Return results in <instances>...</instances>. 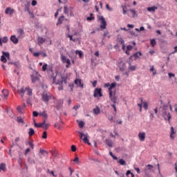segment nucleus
<instances>
[{
	"mask_svg": "<svg viewBox=\"0 0 177 177\" xmlns=\"http://www.w3.org/2000/svg\"><path fill=\"white\" fill-rule=\"evenodd\" d=\"M30 151H31V149H30V148H27V149L25 150L24 156H27V154H28V153H30Z\"/></svg>",
	"mask_w": 177,
	"mask_h": 177,
	"instance_id": "49",
	"label": "nucleus"
},
{
	"mask_svg": "<svg viewBox=\"0 0 177 177\" xmlns=\"http://www.w3.org/2000/svg\"><path fill=\"white\" fill-rule=\"evenodd\" d=\"M1 61L3 63H6V62H8V59H6V57H5V55H1Z\"/></svg>",
	"mask_w": 177,
	"mask_h": 177,
	"instance_id": "39",
	"label": "nucleus"
},
{
	"mask_svg": "<svg viewBox=\"0 0 177 177\" xmlns=\"http://www.w3.org/2000/svg\"><path fill=\"white\" fill-rule=\"evenodd\" d=\"M69 88H71V91L73 92V89L74 88V84H70Z\"/></svg>",
	"mask_w": 177,
	"mask_h": 177,
	"instance_id": "61",
	"label": "nucleus"
},
{
	"mask_svg": "<svg viewBox=\"0 0 177 177\" xmlns=\"http://www.w3.org/2000/svg\"><path fill=\"white\" fill-rule=\"evenodd\" d=\"M39 153H40L42 156H44V154H45V153H46V154H48V152H47L46 151H45L44 149H39Z\"/></svg>",
	"mask_w": 177,
	"mask_h": 177,
	"instance_id": "43",
	"label": "nucleus"
},
{
	"mask_svg": "<svg viewBox=\"0 0 177 177\" xmlns=\"http://www.w3.org/2000/svg\"><path fill=\"white\" fill-rule=\"evenodd\" d=\"M10 41H12L15 45L19 44V37H16V35H12L10 38Z\"/></svg>",
	"mask_w": 177,
	"mask_h": 177,
	"instance_id": "15",
	"label": "nucleus"
},
{
	"mask_svg": "<svg viewBox=\"0 0 177 177\" xmlns=\"http://www.w3.org/2000/svg\"><path fill=\"white\" fill-rule=\"evenodd\" d=\"M35 5H37V1L33 0V1H32V6H35Z\"/></svg>",
	"mask_w": 177,
	"mask_h": 177,
	"instance_id": "64",
	"label": "nucleus"
},
{
	"mask_svg": "<svg viewBox=\"0 0 177 177\" xmlns=\"http://www.w3.org/2000/svg\"><path fill=\"white\" fill-rule=\"evenodd\" d=\"M64 20V15H62L59 19H58V21L57 23V26H60V24H62V23H63Z\"/></svg>",
	"mask_w": 177,
	"mask_h": 177,
	"instance_id": "24",
	"label": "nucleus"
},
{
	"mask_svg": "<svg viewBox=\"0 0 177 177\" xmlns=\"http://www.w3.org/2000/svg\"><path fill=\"white\" fill-rule=\"evenodd\" d=\"M119 67L120 71H125V68H127V65H125V64H122V66L121 64H120Z\"/></svg>",
	"mask_w": 177,
	"mask_h": 177,
	"instance_id": "31",
	"label": "nucleus"
},
{
	"mask_svg": "<svg viewBox=\"0 0 177 177\" xmlns=\"http://www.w3.org/2000/svg\"><path fill=\"white\" fill-rule=\"evenodd\" d=\"M67 37H68V38H70L71 41H73V42H75V39H73V35H68Z\"/></svg>",
	"mask_w": 177,
	"mask_h": 177,
	"instance_id": "52",
	"label": "nucleus"
},
{
	"mask_svg": "<svg viewBox=\"0 0 177 177\" xmlns=\"http://www.w3.org/2000/svg\"><path fill=\"white\" fill-rule=\"evenodd\" d=\"M53 97V95L50 93L44 91L41 94V100L44 102L46 104H49V100Z\"/></svg>",
	"mask_w": 177,
	"mask_h": 177,
	"instance_id": "2",
	"label": "nucleus"
},
{
	"mask_svg": "<svg viewBox=\"0 0 177 177\" xmlns=\"http://www.w3.org/2000/svg\"><path fill=\"white\" fill-rule=\"evenodd\" d=\"M71 151H77V147H75V145H72L71 146Z\"/></svg>",
	"mask_w": 177,
	"mask_h": 177,
	"instance_id": "55",
	"label": "nucleus"
},
{
	"mask_svg": "<svg viewBox=\"0 0 177 177\" xmlns=\"http://www.w3.org/2000/svg\"><path fill=\"white\" fill-rule=\"evenodd\" d=\"M2 93L4 96V99H8V96H9V91L6 89H3Z\"/></svg>",
	"mask_w": 177,
	"mask_h": 177,
	"instance_id": "23",
	"label": "nucleus"
},
{
	"mask_svg": "<svg viewBox=\"0 0 177 177\" xmlns=\"http://www.w3.org/2000/svg\"><path fill=\"white\" fill-rule=\"evenodd\" d=\"M40 55H41V52H37V53L33 52V56L35 57H39Z\"/></svg>",
	"mask_w": 177,
	"mask_h": 177,
	"instance_id": "45",
	"label": "nucleus"
},
{
	"mask_svg": "<svg viewBox=\"0 0 177 177\" xmlns=\"http://www.w3.org/2000/svg\"><path fill=\"white\" fill-rule=\"evenodd\" d=\"M109 98L111 99V101L113 104H111V107L114 109L115 113H117V107H115V103H117V96H115V93L113 94V93H109Z\"/></svg>",
	"mask_w": 177,
	"mask_h": 177,
	"instance_id": "3",
	"label": "nucleus"
},
{
	"mask_svg": "<svg viewBox=\"0 0 177 177\" xmlns=\"http://www.w3.org/2000/svg\"><path fill=\"white\" fill-rule=\"evenodd\" d=\"M1 171H3V172L6 171V165L5 163L0 164V172Z\"/></svg>",
	"mask_w": 177,
	"mask_h": 177,
	"instance_id": "28",
	"label": "nucleus"
},
{
	"mask_svg": "<svg viewBox=\"0 0 177 177\" xmlns=\"http://www.w3.org/2000/svg\"><path fill=\"white\" fill-rule=\"evenodd\" d=\"M106 8L107 10H109V12H113V8H110V6H109V4L106 5Z\"/></svg>",
	"mask_w": 177,
	"mask_h": 177,
	"instance_id": "53",
	"label": "nucleus"
},
{
	"mask_svg": "<svg viewBox=\"0 0 177 177\" xmlns=\"http://www.w3.org/2000/svg\"><path fill=\"white\" fill-rule=\"evenodd\" d=\"M138 138H139L140 142H145V140L146 139V133L140 132L138 133Z\"/></svg>",
	"mask_w": 177,
	"mask_h": 177,
	"instance_id": "14",
	"label": "nucleus"
},
{
	"mask_svg": "<svg viewBox=\"0 0 177 177\" xmlns=\"http://www.w3.org/2000/svg\"><path fill=\"white\" fill-rule=\"evenodd\" d=\"M28 162L29 164H35V160L32 159V158H28Z\"/></svg>",
	"mask_w": 177,
	"mask_h": 177,
	"instance_id": "38",
	"label": "nucleus"
},
{
	"mask_svg": "<svg viewBox=\"0 0 177 177\" xmlns=\"http://www.w3.org/2000/svg\"><path fill=\"white\" fill-rule=\"evenodd\" d=\"M26 92L27 95H28L29 96H31V95H32V90L28 87L26 88Z\"/></svg>",
	"mask_w": 177,
	"mask_h": 177,
	"instance_id": "30",
	"label": "nucleus"
},
{
	"mask_svg": "<svg viewBox=\"0 0 177 177\" xmlns=\"http://www.w3.org/2000/svg\"><path fill=\"white\" fill-rule=\"evenodd\" d=\"M18 93L23 97L24 96V93H26V88H21V89L18 90Z\"/></svg>",
	"mask_w": 177,
	"mask_h": 177,
	"instance_id": "22",
	"label": "nucleus"
},
{
	"mask_svg": "<svg viewBox=\"0 0 177 177\" xmlns=\"http://www.w3.org/2000/svg\"><path fill=\"white\" fill-rule=\"evenodd\" d=\"M47 138H48V133H46V131H44L42 134V138L46 139Z\"/></svg>",
	"mask_w": 177,
	"mask_h": 177,
	"instance_id": "46",
	"label": "nucleus"
},
{
	"mask_svg": "<svg viewBox=\"0 0 177 177\" xmlns=\"http://www.w3.org/2000/svg\"><path fill=\"white\" fill-rule=\"evenodd\" d=\"M105 143H106V145H107L108 147H113V141H111V140L106 139L105 140Z\"/></svg>",
	"mask_w": 177,
	"mask_h": 177,
	"instance_id": "25",
	"label": "nucleus"
},
{
	"mask_svg": "<svg viewBox=\"0 0 177 177\" xmlns=\"http://www.w3.org/2000/svg\"><path fill=\"white\" fill-rule=\"evenodd\" d=\"M53 84H55L56 85H63L62 80H58L56 82V76L53 77Z\"/></svg>",
	"mask_w": 177,
	"mask_h": 177,
	"instance_id": "17",
	"label": "nucleus"
},
{
	"mask_svg": "<svg viewBox=\"0 0 177 177\" xmlns=\"http://www.w3.org/2000/svg\"><path fill=\"white\" fill-rule=\"evenodd\" d=\"M32 115L33 117H37V115H39V113L37 111H33Z\"/></svg>",
	"mask_w": 177,
	"mask_h": 177,
	"instance_id": "58",
	"label": "nucleus"
},
{
	"mask_svg": "<svg viewBox=\"0 0 177 177\" xmlns=\"http://www.w3.org/2000/svg\"><path fill=\"white\" fill-rule=\"evenodd\" d=\"M129 70H130L131 71H135L136 70V66L129 65Z\"/></svg>",
	"mask_w": 177,
	"mask_h": 177,
	"instance_id": "40",
	"label": "nucleus"
},
{
	"mask_svg": "<svg viewBox=\"0 0 177 177\" xmlns=\"http://www.w3.org/2000/svg\"><path fill=\"white\" fill-rule=\"evenodd\" d=\"M3 56H4L5 57H7V59H9L10 54H9V53L3 52Z\"/></svg>",
	"mask_w": 177,
	"mask_h": 177,
	"instance_id": "44",
	"label": "nucleus"
},
{
	"mask_svg": "<svg viewBox=\"0 0 177 177\" xmlns=\"http://www.w3.org/2000/svg\"><path fill=\"white\" fill-rule=\"evenodd\" d=\"M74 162H76V164H79L80 163V158H78V156H77L76 158H75V159L73 160Z\"/></svg>",
	"mask_w": 177,
	"mask_h": 177,
	"instance_id": "51",
	"label": "nucleus"
},
{
	"mask_svg": "<svg viewBox=\"0 0 177 177\" xmlns=\"http://www.w3.org/2000/svg\"><path fill=\"white\" fill-rule=\"evenodd\" d=\"M148 12H156V10H157L158 8L154 6L152 7H148L147 8Z\"/></svg>",
	"mask_w": 177,
	"mask_h": 177,
	"instance_id": "27",
	"label": "nucleus"
},
{
	"mask_svg": "<svg viewBox=\"0 0 177 177\" xmlns=\"http://www.w3.org/2000/svg\"><path fill=\"white\" fill-rule=\"evenodd\" d=\"M61 81L62 84H67V76H62Z\"/></svg>",
	"mask_w": 177,
	"mask_h": 177,
	"instance_id": "34",
	"label": "nucleus"
},
{
	"mask_svg": "<svg viewBox=\"0 0 177 177\" xmlns=\"http://www.w3.org/2000/svg\"><path fill=\"white\" fill-rule=\"evenodd\" d=\"M80 107H81V105H75L73 106V109L77 111V110H78V109H80Z\"/></svg>",
	"mask_w": 177,
	"mask_h": 177,
	"instance_id": "57",
	"label": "nucleus"
},
{
	"mask_svg": "<svg viewBox=\"0 0 177 177\" xmlns=\"http://www.w3.org/2000/svg\"><path fill=\"white\" fill-rule=\"evenodd\" d=\"M133 48V47L132 46L129 45V46H127V50H132Z\"/></svg>",
	"mask_w": 177,
	"mask_h": 177,
	"instance_id": "59",
	"label": "nucleus"
},
{
	"mask_svg": "<svg viewBox=\"0 0 177 177\" xmlns=\"http://www.w3.org/2000/svg\"><path fill=\"white\" fill-rule=\"evenodd\" d=\"M118 162L120 165H127V162L122 158L118 160Z\"/></svg>",
	"mask_w": 177,
	"mask_h": 177,
	"instance_id": "29",
	"label": "nucleus"
},
{
	"mask_svg": "<svg viewBox=\"0 0 177 177\" xmlns=\"http://www.w3.org/2000/svg\"><path fill=\"white\" fill-rule=\"evenodd\" d=\"M171 133H170V138L171 139H175V136H174V133H176L175 130L174 129V127H171L170 129Z\"/></svg>",
	"mask_w": 177,
	"mask_h": 177,
	"instance_id": "26",
	"label": "nucleus"
},
{
	"mask_svg": "<svg viewBox=\"0 0 177 177\" xmlns=\"http://www.w3.org/2000/svg\"><path fill=\"white\" fill-rule=\"evenodd\" d=\"M94 19H95V17L92 16V14H91V15L87 17L88 21H91L94 20Z\"/></svg>",
	"mask_w": 177,
	"mask_h": 177,
	"instance_id": "41",
	"label": "nucleus"
},
{
	"mask_svg": "<svg viewBox=\"0 0 177 177\" xmlns=\"http://www.w3.org/2000/svg\"><path fill=\"white\" fill-rule=\"evenodd\" d=\"M17 37L19 39H23V38H24V37H26V33L24 32V30L19 28L17 30Z\"/></svg>",
	"mask_w": 177,
	"mask_h": 177,
	"instance_id": "10",
	"label": "nucleus"
},
{
	"mask_svg": "<svg viewBox=\"0 0 177 177\" xmlns=\"http://www.w3.org/2000/svg\"><path fill=\"white\" fill-rule=\"evenodd\" d=\"M6 15H8L9 16H13V13H15V9L10 8V7H8L6 9L5 11Z\"/></svg>",
	"mask_w": 177,
	"mask_h": 177,
	"instance_id": "13",
	"label": "nucleus"
},
{
	"mask_svg": "<svg viewBox=\"0 0 177 177\" xmlns=\"http://www.w3.org/2000/svg\"><path fill=\"white\" fill-rule=\"evenodd\" d=\"M31 81L32 84H35L37 81H39V78H41V75L38 73V71H33L32 74L30 75Z\"/></svg>",
	"mask_w": 177,
	"mask_h": 177,
	"instance_id": "4",
	"label": "nucleus"
},
{
	"mask_svg": "<svg viewBox=\"0 0 177 177\" xmlns=\"http://www.w3.org/2000/svg\"><path fill=\"white\" fill-rule=\"evenodd\" d=\"M161 109V113L163 118L165 120V121H168L169 124H171V118H172V116L171 115V113L168 111V106L166 104L162 105Z\"/></svg>",
	"mask_w": 177,
	"mask_h": 177,
	"instance_id": "1",
	"label": "nucleus"
},
{
	"mask_svg": "<svg viewBox=\"0 0 177 177\" xmlns=\"http://www.w3.org/2000/svg\"><path fill=\"white\" fill-rule=\"evenodd\" d=\"M130 12H132L133 17H135V16H136V11L135 10V9L130 10Z\"/></svg>",
	"mask_w": 177,
	"mask_h": 177,
	"instance_id": "48",
	"label": "nucleus"
},
{
	"mask_svg": "<svg viewBox=\"0 0 177 177\" xmlns=\"http://www.w3.org/2000/svg\"><path fill=\"white\" fill-rule=\"evenodd\" d=\"M61 59H62V63H66V68H68V67H70V66H71V62L70 61V59L66 57V56L62 55Z\"/></svg>",
	"mask_w": 177,
	"mask_h": 177,
	"instance_id": "8",
	"label": "nucleus"
},
{
	"mask_svg": "<svg viewBox=\"0 0 177 177\" xmlns=\"http://www.w3.org/2000/svg\"><path fill=\"white\" fill-rule=\"evenodd\" d=\"M93 113H94V114L97 115V114H99L100 113V109H99L98 106H97L96 108H94L93 109Z\"/></svg>",
	"mask_w": 177,
	"mask_h": 177,
	"instance_id": "32",
	"label": "nucleus"
},
{
	"mask_svg": "<svg viewBox=\"0 0 177 177\" xmlns=\"http://www.w3.org/2000/svg\"><path fill=\"white\" fill-rule=\"evenodd\" d=\"M26 107H27L26 104H24L23 105H21V106H18L17 108V111L20 114H24V109H26Z\"/></svg>",
	"mask_w": 177,
	"mask_h": 177,
	"instance_id": "12",
	"label": "nucleus"
},
{
	"mask_svg": "<svg viewBox=\"0 0 177 177\" xmlns=\"http://www.w3.org/2000/svg\"><path fill=\"white\" fill-rule=\"evenodd\" d=\"M35 133V131H34V129L30 128L29 129L28 135L29 136H33V135Z\"/></svg>",
	"mask_w": 177,
	"mask_h": 177,
	"instance_id": "35",
	"label": "nucleus"
},
{
	"mask_svg": "<svg viewBox=\"0 0 177 177\" xmlns=\"http://www.w3.org/2000/svg\"><path fill=\"white\" fill-rule=\"evenodd\" d=\"M157 44V42L156 41L155 39H150V44L151 45V46L153 48H154V46H156V44Z\"/></svg>",
	"mask_w": 177,
	"mask_h": 177,
	"instance_id": "33",
	"label": "nucleus"
},
{
	"mask_svg": "<svg viewBox=\"0 0 177 177\" xmlns=\"http://www.w3.org/2000/svg\"><path fill=\"white\" fill-rule=\"evenodd\" d=\"M56 102L57 103V104L56 105V109L57 110H59V109H60V107H62L63 104V100H57Z\"/></svg>",
	"mask_w": 177,
	"mask_h": 177,
	"instance_id": "20",
	"label": "nucleus"
},
{
	"mask_svg": "<svg viewBox=\"0 0 177 177\" xmlns=\"http://www.w3.org/2000/svg\"><path fill=\"white\" fill-rule=\"evenodd\" d=\"M41 55L43 56V57H46L48 55L45 52H40Z\"/></svg>",
	"mask_w": 177,
	"mask_h": 177,
	"instance_id": "62",
	"label": "nucleus"
},
{
	"mask_svg": "<svg viewBox=\"0 0 177 177\" xmlns=\"http://www.w3.org/2000/svg\"><path fill=\"white\" fill-rule=\"evenodd\" d=\"M133 56L136 57V59H138V58L140 57V56H142V53L137 52L133 54Z\"/></svg>",
	"mask_w": 177,
	"mask_h": 177,
	"instance_id": "37",
	"label": "nucleus"
},
{
	"mask_svg": "<svg viewBox=\"0 0 177 177\" xmlns=\"http://www.w3.org/2000/svg\"><path fill=\"white\" fill-rule=\"evenodd\" d=\"M94 97H102L103 94L102 93V89L100 88H95L93 93Z\"/></svg>",
	"mask_w": 177,
	"mask_h": 177,
	"instance_id": "9",
	"label": "nucleus"
},
{
	"mask_svg": "<svg viewBox=\"0 0 177 177\" xmlns=\"http://www.w3.org/2000/svg\"><path fill=\"white\" fill-rule=\"evenodd\" d=\"M69 12H70V10L68 9V7L65 6L64 7V13H65V15H68Z\"/></svg>",
	"mask_w": 177,
	"mask_h": 177,
	"instance_id": "36",
	"label": "nucleus"
},
{
	"mask_svg": "<svg viewBox=\"0 0 177 177\" xmlns=\"http://www.w3.org/2000/svg\"><path fill=\"white\" fill-rule=\"evenodd\" d=\"M84 125H85V123H84L83 121H80V122H79V127H80V128H84Z\"/></svg>",
	"mask_w": 177,
	"mask_h": 177,
	"instance_id": "50",
	"label": "nucleus"
},
{
	"mask_svg": "<svg viewBox=\"0 0 177 177\" xmlns=\"http://www.w3.org/2000/svg\"><path fill=\"white\" fill-rule=\"evenodd\" d=\"M122 10H123V15H127V6H122Z\"/></svg>",
	"mask_w": 177,
	"mask_h": 177,
	"instance_id": "47",
	"label": "nucleus"
},
{
	"mask_svg": "<svg viewBox=\"0 0 177 177\" xmlns=\"http://www.w3.org/2000/svg\"><path fill=\"white\" fill-rule=\"evenodd\" d=\"M148 106L149 105L147 104V102H144L143 103V107H144L145 110H147Z\"/></svg>",
	"mask_w": 177,
	"mask_h": 177,
	"instance_id": "54",
	"label": "nucleus"
},
{
	"mask_svg": "<svg viewBox=\"0 0 177 177\" xmlns=\"http://www.w3.org/2000/svg\"><path fill=\"white\" fill-rule=\"evenodd\" d=\"M48 68V64H44L42 66V71H46Z\"/></svg>",
	"mask_w": 177,
	"mask_h": 177,
	"instance_id": "42",
	"label": "nucleus"
},
{
	"mask_svg": "<svg viewBox=\"0 0 177 177\" xmlns=\"http://www.w3.org/2000/svg\"><path fill=\"white\" fill-rule=\"evenodd\" d=\"M76 55H79L80 57L82 56V52L80 50H76Z\"/></svg>",
	"mask_w": 177,
	"mask_h": 177,
	"instance_id": "56",
	"label": "nucleus"
},
{
	"mask_svg": "<svg viewBox=\"0 0 177 177\" xmlns=\"http://www.w3.org/2000/svg\"><path fill=\"white\" fill-rule=\"evenodd\" d=\"M8 41H9L8 37H4L3 39L0 38V46H2V42L3 44H8Z\"/></svg>",
	"mask_w": 177,
	"mask_h": 177,
	"instance_id": "19",
	"label": "nucleus"
},
{
	"mask_svg": "<svg viewBox=\"0 0 177 177\" xmlns=\"http://www.w3.org/2000/svg\"><path fill=\"white\" fill-rule=\"evenodd\" d=\"M17 120L18 122L23 123V119H21V118L18 117Z\"/></svg>",
	"mask_w": 177,
	"mask_h": 177,
	"instance_id": "63",
	"label": "nucleus"
},
{
	"mask_svg": "<svg viewBox=\"0 0 177 177\" xmlns=\"http://www.w3.org/2000/svg\"><path fill=\"white\" fill-rule=\"evenodd\" d=\"M119 42H120L122 45H124L125 44V41H124L122 38L119 39Z\"/></svg>",
	"mask_w": 177,
	"mask_h": 177,
	"instance_id": "60",
	"label": "nucleus"
},
{
	"mask_svg": "<svg viewBox=\"0 0 177 177\" xmlns=\"http://www.w3.org/2000/svg\"><path fill=\"white\" fill-rule=\"evenodd\" d=\"M75 84L77 86H80V88H84V84H82V82H81V80L80 79H76L75 80Z\"/></svg>",
	"mask_w": 177,
	"mask_h": 177,
	"instance_id": "18",
	"label": "nucleus"
},
{
	"mask_svg": "<svg viewBox=\"0 0 177 177\" xmlns=\"http://www.w3.org/2000/svg\"><path fill=\"white\" fill-rule=\"evenodd\" d=\"M78 133L80 134V139H82L84 143H86L88 145V146H91V142H89V139H88V133L84 134L82 132L78 131Z\"/></svg>",
	"mask_w": 177,
	"mask_h": 177,
	"instance_id": "5",
	"label": "nucleus"
},
{
	"mask_svg": "<svg viewBox=\"0 0 177 177\" xmlns=\"http://www.w3.org/2000/svg\"><path fill=\"white\" fill-rule=\"evenodd\" d=\"M39 115H40L41 117H43L46 121L48 119V113H46V111H43L39 113Z\"/></svg>",
	"mask_w": 177,
	"mask_h": 177,
	"instance_id": "21",
	"label": "nucleus"
},
{
	"mask_svg": "<svg viewBox=\"0 0 177 177\" xmlns=\"http://www.w3.org/2000/svg\"><path fill=\"white\" fill-rule=\"evenodd\" d=\"M35 127H36V128H43V129H48V128H49V123H46V120H43V122L41 123H35Z\"/></svg>",
	"mask_w": 177,
	"mask_h": 177,
	"instance_id": "6",
	"label": "nucleus"
},
{
	"mask_svg": "<svg viewBox=\"0 0 177 177\" xmlns=\"http://www.w3.org/2000/svg\"><path fill=\"white\" fill-rule=\"evenodd\" d=\"M117 84L115 82H113L110 84L109 88H108V91H109V93H111H111H113V88H115Z\"/></svg>",
	"mask_w": 177,
	"mask_h": 177,
	"instance_id": "16",
	"label": "nucleus"
},
{
	"mask_svg": "<svg viewBox=\"0 0 177 177\" xmlns=\"http://www.w3.org/2000/svg\"><path fill=\"white\" fill-rule=\"evenodd\" d=\"M46 41V39L41 36L37 37V45L39 46H42L44 44Z\"/></svg>",
	"mask_w": 177,
	"mask_h": 177,
	"instance_id": "11",
	"label": "nucleus"
},
{
	"mask_svg": "<svg viewBox=\"0 0 177 177\" xmlns=\"http://www.w3.org/2000/svg\"><path fill=\"white\" fill-rule=\"evenodd\" d=\"M98 20L101 21L100 28L101 30H106V27L107 26V22L106 21V19H104L103 16H101L99 17Z\"/></svg>",
	"mask_w": 177,
	"mask_h": 177,
	"instance_id": "7",
	"label": "nucleus"
}]
</instances>
